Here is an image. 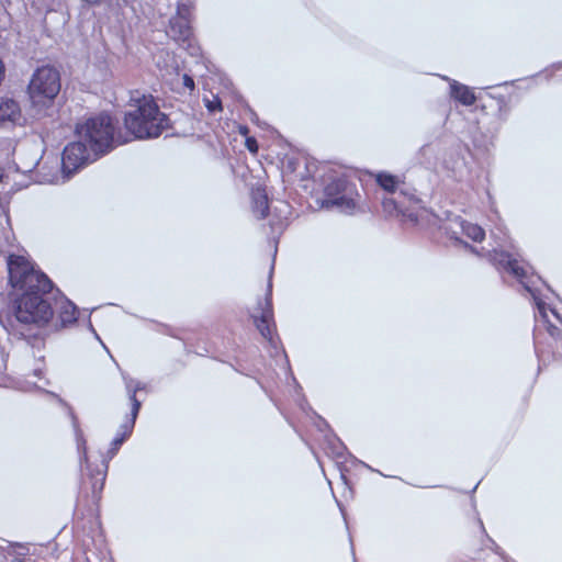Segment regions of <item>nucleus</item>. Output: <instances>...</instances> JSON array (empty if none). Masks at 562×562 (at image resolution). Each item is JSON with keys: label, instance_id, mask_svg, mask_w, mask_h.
<instances>
[{"label": "nucleus", "instance_id": "2eb2a0df", "mask_svg": "<svg viewBox=\"0 0 562 562\" xmlns=\"http://www.w3.org/2000/svg\"><path fill=\"white\" fill-rule=\"evenodd\" d=\"M376 183L386 192L394 193L400 180L396 176L387 172H379L375 177Z\"/></svg>", "mask_w": 562, "mask_h": 562}, {"label": "nucleus", "instance_id": "b1692460", "mask_svg": "<svg viewBox=\"0 0 562 562\" xmlns=\"http://www.w3.org/2000/svg\"><path fill=\"white\" fill-rule=\"evenodd\" d=\"M117 451H119V449L116 447L111 446V448L108 451L109 459H112L116 454Z\"/></svg>", "mask_w": 562, "mask_h": 562}, {"label": "nucleus", "instance_id": "20e7f679", "mask_svg": "<svg viewBox=\"0 0 562 562\" xmlns=\"http://www.w3.org/2000/svg\"><path fill=\"white\" fill-rule=\"evenodd\" d=\"M114 125L108 114H99L88 119L82 124H77L76 134L91 146V149L104 155L113 148Z\"/></svg>", "mask_w": 562, "mask_h": 562}, {"label": "nucleus", "instance_id": "c85d7f7f", "mask_svg": "<svg viewBox=\"0 0 562 562\" xmlns=\"http://www.w3.org/2000/svg\"><path fill=\"white\" fill-rule=\"evenodd\" d=\"M246 132H247V127H244V128L241 130V133H246Z\"/></svg>", "mask_w": 562, "mask_h": 562}, {"label": "nucleus", "instance_id": "5701e85b", "mask_svg": "<svg viewBox=\"0 0 562 562\" xmlns=\"http://www.w3.org/2000/svg\"><path fill=\"white\" fill-rule=\"evenodd\" d=\"M488 541L491 542L492 547L491 549L498 555H501L503 559H505V553L502 550V548L491 538H488Z\"/></svg>", "mask_w": 562, "mask_h": 562}, {"label": "nucleus", "instance_id": "f8f14e48", "mask_svg": "<svg viewBox=\"0 0 562 562\" xmlns=\"http://www.w3.org/2000/svg\"><path fill=\"white\" fill-rule=\"evenodd\" d=\"M21 119V109L19 103L11 99L0 97V123H16Z\"/></svg>", "mask_w": 562, "mask_h": 562}, {"label": "nucleus", "instance_id": "a211bd4d", "mask_svg": "<svg viewBox=\"0 0 562 562\" xmlns=\"http://www.w3.org/2000/svg\"><path fill=\"white\" fill-rule=\"evenodd\" d=\"M106 469H108V465L104 464V470H99L97 473V476L93 477V482H92L93 495L99 494L103 490Z\"/></svg>", "mask_w": 562, "mask_h": 562}, {"label": "nucleus", "instance_id": "393cba45", "mask_svg": "<svg viewBox=\"0 0 562 562\" xmlns=\"http://www.w3.org/2000/svg\"><path fill=\"white\" fill-rule=\"evenodd\" d=\"M82 1L86 2L87 4L94 5V4L100 3L101 0H82Z\"/></svg>", "mask_w": 562, "mask_h": 562}, {"label": "nucleus", "instance_id": "a878e982", "mask_svg": "<svg viewBox=\"0 0 562 562\" xmlns=\"http://www.w3.org/2000/svg\"><path fill=\"white\" fill-rule=\"evenodd\" d=\"M178 38L181 40V44H184L186 42H188L190 40V37H187V36L178 37Z\"/></svg>", "mask_w": 562, "mask_h": 562}, {"label": "nucleus", "instance_id": "9b49d317", "mask_svg": "<svg viewBox=\"0 0 562 562\" xmlns=\"http://www.w3.org/2000/svg\"><path fill=\"white\" fill-rule=\"evenodd\" d=\"M441 78L450 83V97L453 100L465 106H471L475 103L476 97L470 87L446 76Z\"/></svg>", "mask_w": 562, "mask_h": 562}, {"label": "nucleus", "instance_id": "7ed1b4c3", "mask_svg": "<svg viewBox=\"0 0 562 562\" xmlns=\"http://www.w3.org/2000/svg\"><path fill=\"white\" fill-rule=\"evenodd\" d=\"M490 257L491 261L497 267V269L504 270L514 276L525 288V290L531 294L536 303L539 316L544 323L548 324V333L552 337H558L560 330L557 326L552 325L548 319L547 304L539 296V292L535 286V277L529 276V268L525 267L512 255L504 251L498 252L494 250L493 254H490Z\"/></svg>", "mask_w": 562, "mask_h": 562}, {"label": "nucleus", "instance_id": "f3484780", "mask_svg": "<svg viewBox=\"0 0 562 562\" xmlns=\"http://www.w3.org/2000/svg\"><path fill=\"white\" fill-rule=\"evenodd\" d=\"M382 205H383V210L389 214H393L394 212L403 213V214L405 213V209H404L402 202L398 200L385 198V199H383Z\"/></svg>", "mask_w": 562, "mask_h": 562}, {"label": "nucleus", "instance_id": "39448f33", "mask_svg": "<svg viewBox=\"0 0 562 562\" xmlns=\"http://www.w3.org/2000/svg\"><path fill=\"white\" fill-rule=\"evenodd\" d=\"M60 91V76L56 68L43 66L33 74L29 93L33 103L53 101Z\"/></svg>", "mask_w": 562, "mask_h": 562}, {"label": "nucleus", "instance_id": "f03ea898", "mask_svg": "<svg viewBox=\"0 0 562 562\" xmlns=\"http://www.w3.org/2000/svg\"><path fill=\"white\" fill-rule=\"evenodd\" d=\"M124 125L134 138L150 139L170 128V120L151 94L135 90L131 92Z\"/></svg>", "mask_w": 562, "mask_h": 562}, {"label": "nucleus", "instance_id": "aec40b11", "mask_svg": "<svg viewBox=\"0 0 562 562\" xmlns=\"http://www.w3.org/2000/svg\"><path fill=\"white\" fill-rule=\"evenodd\" d=\"M429 154H431V147H430V145H429V144H425V145H423V146L419 148L418 153H417L418 161H419L420 164H424V162L426 161V157H427Z\"/></svg>", "mask_w": 562, "mask_h": 562}, {"label": "nucleus", "instance_id": "423d86ee", "mask_svg": "<svg viewBox=\"0 0 562 562\" xmlns=\"http://www.w3.org/2000/svg\"><path fill=\"white\" fill-rule=\"evenodd\" d=\"M272 270L269 274L267 293L263 300H259L256 308L250 313L256 328L261 336L267 339L273 347H277L274 337L276 323L272 308Z\"/></svg>", "mask_w": 562, "mask_h": 562}, {"label": "nucleus", "instance_id": "dca6fc26", "mask_svg": "<svg viewBox=\"0 0 562 562\" xmlns=\"http://www.w3.org/2000/svg\"><path fill=\"white\" fill-rule=\"evenodd\" d=\"M70 416H71L72 426H74V430H75L76 438H77L78 450L82 454L81 459H83L85 461H88L86 440L83 438L82 431L79 428L78 419L72 412H70Z\"/></svg>", "mask_w": 562, "mask_h": 562}, {"label": "nucleus", "instance_id": "9d476101", "mask_svg": "<svg viewBox=\"0 0 562 562\" xmlns=\"http://www.w3.org/2000/svg\"><path fill=\"white\" fill-rule=\"evenodd\" d=\"M193 0H179L177 4V13L171 21V27L173 31L179 29L180 35H191L192 26L191 22L194 13Z\"/></svg>", "mask_w": 562, "mask_h": 562}, {"label": "nucleus", "instance_id": "f257e3e1", "mask_svg": "<svg viewBox=\"0 0 562 562\" xmlns=\"http://www.w3.org/2000/svg\"><path fill=\"white\" fill-rule=\"evenodd\" d=\"M7 265L9 283L21 291V295L12 305L0 311V324L10 335L23 338L27 336L32 324L43 326L52 319L54 307L50 300L56 299L53 293L54 284L23 256L10 255ZM55 303L59 305L61 327L77 322V307L72 302L60 295Z\"/></svg>", "mask_w": 562, "mask_h": 562}, {"label": "nucleus", "instance_id": "4be33fe9", "mask_svg": "<svg viewBox=\"0 0 562 562\" xmlns=\"http://www.w3.org/2000/svg\"><path fill=\"white\" fill-rule=\"evenodd\" d=\"M245 146L252 154L258 151V143L255 137H247L245 140Z\"/></svg>", "mask_w": 562, "mask_h": 562}, {"label": "nucleus", "instance_id": "6e6552de", "mask_svg": "<svg viewBox=\"0 0 562 562\" xmlns=\"http://www.w3.org/2000/svg\"><path fill=\"white\" fill-rule=\"evenodd\" d=\"M353 187L345 177L333 179L325 188L326 206H336L342 211H352L356 202L352 198Z\"/></svg>", "mask_w": 562, "mask_h": 562}, {"label": "nucleus", "instance_id": "cd10ccee", "mask_svg": "<svg viewBox=\"0 0 562 562\" xmlns=\"http://www.w3.org/2000/svg\"><path fill=\"white\" fill-rule=\"evenodd\" d=\"M550 311L552 312V314H553L555 317H558V318H559V315H558V313H557L554 310H550Z\"/></svg>", "mask_w": 562, "mask_h": 562}, {"label": "nucleus", "instance_id": "4468645a", "mask_svg": "<svg viewBox=\"0 0 562 562\" xmlns=\"http://www.w3.org/2000/svg\"><path fill=\"white\" fill-rule=\"evenodd\" d=\"M462 233L471 238L473 241H482L485 237L484 229L477 224H473L467 221L460 222Z\"/></svg>", "mask_w": 562, "mask_h": 562}, {"label": "nucleus", "instance_id": "412c9836", "mask_svg": "<svg viewBox=\"0 0 562 562\" xmlns=\"http://www.w3.org/2000/svg\"><path fill=\"white\" fill-rule=\"evenodd\" d=\"M182 85L186 89H188L190 92L194 90V87H195V83H194V80L193 78L188 75V74H184L182 76Z\"/></svg>", "mask_w": 562, "mask_h": 562}, {"label": "nucleus", "instance_id": "bb28decb", "mask_svg": "<svg viewBox=\"0 0 562 562\" xmlns=\"http://www.w3.org/2000/svg\"><path fill=\"white\" fill-rule=\"evenodd\" d=\"M409 199H411L412 201L416 202V203H417V202H419V200H418L417 198H415V195H413V194H412V195H409Z\"/></svg>", "mask_w": 562, "mask_h": 562}, {"label": "nucleus", "instance_id": "1a4fd4ad", "mask_svg": "<svg viewBox=\"0 0 562 562\" xmlns=\"http://www.w3.org/2000/svg\"><path fill=\"white\" fill-rule=\"evenodd\" d=\"M126 389L128 392V398L132 403V411L131 417L121 426L120 432L111 442V446L116 447L117 449H120L122 443L131 436L135 425L136 417L140 409V402L136 398V392L143 390L142 384L137 383L136 385L133 386L132 383H127Z\"/></svg>", "mask_w": 562, "mask_h": 562}, {"label": "nucleus", "instance_id": "6ab92c4d", "mask_svg": "<svg viewBox=\"0 0 562 562\" xmlns=\"http://www.w3.org/2000/svg\"><path fill=\"white\" fill-rule=\"evenodd\" d=\"M204 103L205 108L210 113L222 111V101L218 97H213L212 99H204Z\"/></svg>", "mask_w": 562, "mask_h": 562}, {"label": "nucleus", "instance_id": "ddd939ff", "mask_svg": "<svg viewBox=\"0 0 562 562\" xmlns=\"http://www.w3.org/2000/svg\"><path fill=\"white\" fill-rule=\"evenodd\" d=\"M252 211L258 218L267 217L269 213V201L265 190H256L252 192Z\"/></svg>", "mask_w": 562, "mask_h": 562}, {"label": "nucleus", "instance_id": "0eeeda50", "mask_svg": "<svg viewBox=\"0 0 562 562\" xmlns=\"http://www.w3.org/2000/svg\"><path fill=\"white\" fill-rule=\"evenodd\" d=\"M101 155L94 153L87 142L79 138L77 142L69 143L63 151L61 168L67 177L75 173L83 166L97 160Z\"/></svg>", "mask_w": 562, "mask_h": 562}]
</instances>
